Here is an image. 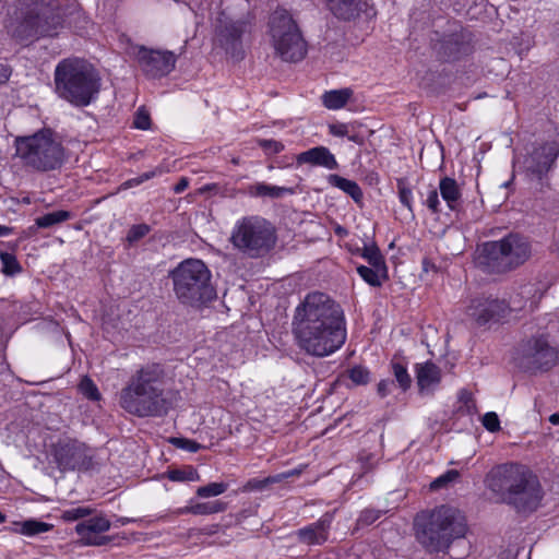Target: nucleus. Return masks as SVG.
<instances>
[{
  "label": "nucleus",
  "mask_w": 559,
  "mask_h": 559,
  "mask_svg": "<svg viewBox=\"0 0 559 559\" xmlns=\"http://www.w3.org/2000/svg\"><path fill=\"white\" fill-rule=\"evenodd\" d=\"M523 306H519L522 308ZM518 309L511 306L504 299L492 297H476L471 299L466 307V316L474 320L477 324L483 325L490 321H498L503 318L510 310Z\"/></svg>",
  "instance_id": "16"
},
{
  "label": "nucleus",
  "mask_w": 559,
  "mask_h": 559,
  "mask_svg": "<svg viewBox=\"0 0 559 559\" xmlns=\"http://www.w3.org/2000/svg\"><path fill=\"white\" fill-rule=\"evenodd\" d=\"M348 377L356 385H364L369 382L370 372L366 367L355 366L348 370Z\"/></svg>",
  "instance_id": "42"
},
{
  "label": "nucleus",
  "mask_w": 559,
  "mask_h": 559,
  "mask_svg": "<svg viewBox=\"0 0 559 559\" xmlns=\"http://www.w3.org/2000/svg\"><path fill=\"white\" fill-rule=\"evenodd\" d=\"M228 488L226 483H210L197 489V496L200 498L216 497L224 493Z\"/></svg>",
  "instance_id": "38"
},
{
  "label": "nucleus",
  "mask_w": 559,
  "mask_h": 559,
  "mask_svg": "<svg viewBox=\"0 0 559 559\" xmlns=\"http://www.w3.org/2000/svg\"><path fill=\"white\" fill-rule=\"evenodd\" d=\"M10 74L11 72L9 68L5 64L0 63V84L7 82L10 78Z\"/></svg>",
  "instance_id": "55"
},
{
  "label": "nucleus",
  "mask_w": 559,
  "mask_h": 559,
  "mask_svg": "<svg viewBox=\"0 0 559 559\" xmlns=\"http://www.w3.org/2000/svg\"><path fill=\"white\" fill-rule=\"evenodd\" d=\"M386 272L388 270H378L377 267H369L365 265H359L357 267V273L360 275V277L368 283L371 286H380L382 283V280L386 278Z\"/></svg>",
  "instance_id": "31"
},
{
  "label": "nucleus",
  "mask_w": 559,
  "mask_h": 559,
  "mask_svg": "<svg viewBox=\"0 0 559 559\" xmlns=\"http://www.w3.org/2000/svg\"><path fill=\"white\" fill-rule=\"evenodd\" d=\"M110 521L104 514H95L79 522L75 533L85 546H103L110 542L109 537L103 535L110 530Z\"/></svg>",
  "instance_id": "18"
},
{
  "label": "nucleus",
  "mask_w": 559,
  "mask_h": 559,
  "mask_svg": "<svg viewBox=\"0 0 559 559\" xmlns=\"http://www.w3.org/2000/svg\"><path fill=\"white\" fill-rule=\"evenodd\" d=\"M370 1L371 0H325L333 15L345 21L354 20L361 13L368 16L373 14Z\"/></svg>",
  "instance_id": "19"
},
{
  "label": "nucleus",
  "mask_w": 559,
  "mask_h": 559,
  "mask_svg": "<svg viewBox=\"0 0 559 559\" xmlns=\"http://www.w3.org/2000/svg\"><path fill=\"white\" fill-rule=\"evenodd\" d=\"M297 165H310L313 167H323L329 170L338 168V163L331 151L325 146H316L296 156Z\"/></svg>",
  "instance_id": "20"
},
{
  "label": "nucleus",
  "mask_w": 559,
  "mask_h": 559,
  "mask_svg": "<svg viewBox=\"0 0 559 559\" xmlns=\"http://www.w3.org/2000/svg\"><path fill=\"white\" fill-rule=\"evenodd\" d=\"M485 485L499 501L521 512L535 511L544 496L538 477L527 466L513 462L492 467Z\"/></svg>",
  "instance_id": "2"
},
{
  "label": "nucleus",
  "mask_w": 559,
  "mask_h": 559,
  "mask_svg": "<svg viewBox=\"0 0 559 559\" xmlns=\"http://www.w3.org/2000/svg\"><path fill=\"white\" fill-rule=\"evenodd\" d=\"M191 510L193 515H210L215 513L224 512L227 508V503L221 500L199 502L190 499Z\"/></svg>",
  "instance_id": "28"
},
{
  "label": "nucleus",
  "mask_w": 559,
  "mask_h": 559,
  "mask_svg": "<svg viewBox=\"0 0 559 559\" xmlns=\"http://www.w3.org/2000/svg\"><path fill=\"white\" fill-rule=\"evenodd\" d=\"M5 521V515L0 512V524Z\"/></svg>",
  "instance_id": "61"
},
{
  "label": "nucleus",
  "mask_w": 559,
  "mask_h": 559,
  "mask_svg": "<svg viewBox=\"0 0 559 559\" xmlns=\"http://www.w3.org/2000/svg\"><path fill=\"white\" fill-rule=\"evenodd\" d=\"M460 474L456 469H449L439 477H437L430 484L431 490H438L441 488H445L449 486V484L455 481L459 478Z\"/></svg>",
  "instance_id": "40"
},
{
  "label": "nucleus",
  "mask_w": 559,
  "mask_h": 559,
  "mask_svg": "<svg viewBox=\"0 0 559 559\" xmlns=\"http://www.w3.org/2000/svg\"><path fill=\"white\" fill-rule=\"evenodd\" d=\"M397 191L400 202L413 214V192L412 189L406 185L405 180H397Z\"/></svg>",
  "instance_id": "39"
},
{
  "label": "nucleus",
  "mask_w": 559,
  "mask_h": 559,
  "mask_svg": "<svg viewBox=\"0 0 559 559\" xmlns=\"http://www.w3.org/2000/svg\"><path fill=\"white\" fill-rule=\"evenodd\" d=\"M347 136H348L349 141H353V142H356V143L359 142L358 135H347Z\"/></svg>",
  "instance_id": "60"
},
{
  "label": "nucleus",
  "mask_w": 559,
  "mask_h": 559,
  "mask_svg": "<svg viewBox=\"0 0 559 559\" xmlns=\"http://www.w3.org/2000/svg\"><path fill=\"white\" fill-rule=\"evenodd\" d=\"M231 245L242 254L257 259L267 254L276 245L275 227L259 215L243 216L236 221L230 238Z\"/></svg>",
  "instance_id": "10"
},
{
  "label": "nucleus",
  "mask_w": 559,
  "mask_h": 559,
  "mask_svg": "<svg viewBox=\"0 0 559 559\" xmlns=\"http://www.w3.org/2000/svg\"><path fill=\"white\" fill-rule=\"evenodd\" d=\"M381 516V511L374 509H365L360 512L357 524L358 525H371Z\"/></svg>",
  "instance_id": "45"
},
{
  "label": "nucleus",
  "mask_w": 559,
  "mask_h": 559,
  "mask_svg": "<svg viewBox=\"0 0 559 559\" xmlns=\"http://www.w3.org/2000/svg\"><path fill=\"white\" fill-rule=\"evenodd\" d=\"M11 231L12 229L10 227L0 225V237L8 236Z\"/></svg>",
  "instance_id": "56"
},
{
  "label": "nucleus",
  "mask_w": 559,
  "mask_h": 559,
  "mask_svg": "<svg viewBox=\"0 0 559 559\" xmlns=\"http://www.w3.org/2000/svg\"><path fill=\"white\" fill-rule=\"evenodd\" d=\"M559 154L556 142L534 145L521 162L525 175L531 179L542 180L554 166Z\"/></svg>",
  "instance_id": "14"
},
{
  "label": "nucleus",
  "mask_w": 559,
  "mask_h": 559,
  "mask_svg": "<svg viewBox=\"0 0 559 559\" xmlns=\"http://www.w3.org/2000/svg\"><path fill=\"white\" fill-rule=\"evenodd\" d=\"M52 457L61 472L87 469L92 464L90 449L75 439H63L53 444Z\"/></svg>",
  "instance_id": "13"
},
{
  "label": "nucleus",
  "mask_w": 559,
  "mask_h": 559,
  "mask_svg": "<svg viewBox=\"0 0 559 559\" xmlns=\"http://www.w3.org/2000/svg\"><path fill=\"white\" fill-rule=\"evenodd\" d=\"M328 182L348 194L355 202H359L362 199V191L354 180L346 179L336 174H331L328 176Z\"/></svg>",
  "instance_id": "26"
},
{
  "label": "nucleus",
  "mask_w": 559,
  "mask_h": 559,
  "mask_svg": "<svg viewBox=\"0 0 559 559\" xmlns=\"http://www.w3.org/2000/svg\"><path fill=\"white\" fill-rule=\"evenodd\" d=\"M134 57L148 78L156 79L169 74L176 66L177 58L168 50H154L144 46L135 48Z\"/></svg>",
  "instance_id": "15"
},
{
  "label": "nucleus",
  "mask_w": 559,
  "mask_h": 559,
  "mask_svg": "<svg viewBox=\"0 0 559 559\" xmlns=\"http://www.w3.org/2000/svg\"><path fill=\"white\" fill-rule=\"evenodd\" d=\"M246 27L245 22L221 17L215 29L214 45L235 59L242 58V35Z\"/></svg>",
  "instance_id": "17"
},
{
  "label": "nucleus",
  "mask_w": 559,
  "mask_h": 559,
  "mask_svg": "<svg viewBox=\"0 0 559 559\" xmlns=\"http://www.w3.org/2000/svg\"><path fill=\"white\" fill-rule=\"evenodd\" d=\"M371 459L370 454L360 455L359 461L361 463V466L365 467L366 463Z\"/></svg>",
  "instance_id": "59"
},
{
  "label": "nucleus",
  "mask_w": 559,
  "mask_h": 559,
  "mask_svg": "<svg viewBox=\"0 0 559 559\" xmlns=\"http://www.w3.org/2000/svg\"><path fill=\"white\" fill-rule=\"evenodd\" d=\"M353 96V91L348 87L340 90H331L321 96L322 104L330 110H338L346 106Z\"/></svg>",
  "instance_id": "25"
},
{
  "label": "nucleus",
  "mask_w": 559,
  "mask_h": 559,
  "mask_svg": "<svg viewBox=\"0 0 559 559\" xmlns=\"http://www.w3.org/2000/svg\"><path fill=\"white\" fill-rule=\"evenodd\" d=\"M134 520H131V519H122L121 522L122 524L124 523H129V522H133Z\"/></svg>",
  "instance_id": "62"
},
{
  "label": "nucleus",
  "mask_w": 559,
  "mask_h": 559,
  "mask_svg": "<svg viewBox=\"0 0 559 559\" xmlns=\"http://www.w3.org/2000/svg\"><path fill=\"white\" fill-rule=\"evenodd\" d=\"M415 531L426 550L439 552L448 549L454 539L464 537L467 526L456 510L442 506L418 514Z\"/></svg>",
  "instance_id": "5"
},
{
  "label": "nucleus",
  "mask_w": 559,
  "mask_h": 559,
  "mask_svg": "<svg viewBox=\"0 0 559 559\" xmlns=\"http://www.w3.org/2000/svg\"><path fill=\"white\" fill-rule=\"evenodd\" d=\"M1 272L8 276H14L22 272V266L15 255L8 252H0Z\"/></svg>",
  "instance_id": "36"
},
{
  "label": "nucleus",
  "mask_w": 559,
  "mask_h": 559,
  "mask_svg": "<svg viewBox=\"0 0 559 559\" xmlns=\"http://www.w3.org/2000/svg\"><path fill=\"white\" fill-rule=\"evenodd\" d=\"M79 389L81 393L91 401H98L100 399V393L96 384L87 377L81 380Z\"/></svg>",
  "instance_id": "41"
},
{
  "label": "nucleus",
  "mask_w": 559,
  "mask_h": 559,
  "mask_svg": "<svg viewBox=\"0 0 559 559\" xmlns=\"http://www.w3.org/2000/svg\"><path fill=\"white\" fill-rule=\"evenodd\" d=\"M170 514L173 516H180V515H185V514H192L190 500L188 501L187 506L181 507V508H177V509L170 511Z\"/></svg>",
  "instance_id": "52"
},
{
  "label": "nucleus",
  "mask_w": 559,
  "mask_h": 559,
  "mask_svg": "<svg viewBox=\"0 0 559 559\" xmlns=\"http://www.w3.org/2000/svg\"><path fill=\"white\" fill-rule=\"evenodd\" d=\"M439 190L448 207L452 211L456 210L462 198L461 188L456 180L450 177H443L439 182Z\"/></svg>",
  "instance_id": "24"
},
{
  "label": "nucleus",
  "mask_w": 559,
  "mask_h": 559,
  "mask_svg": "<svg viewBox=\"0 0 559 559\" xmlns=\"http://www.w3.org/2000/svg\"><path fill=\"white\" fill-rule=\"evenodd\" d=\"M290 188L269 185L266 182H254L246 187V193L253 198L281 199L285 194H292Z\"/></svg>",
  "instance_id": "23"
},
{
  "label": "nucleus",
  "mask_w": 559,
  "mask_h": 559,
  "mask_svg": "<svg viewBox=\"0 0 559 559\" xmlns=\"http://www.w3.org/2000/svg\"><path fill=\"white\" fill-rule=\"evenodd\" d=\"M391 369L401 390L403 392L407 391L411 388L412 378L407 372L406 366L397 361H392Z\"/></svg>",
  "instance_id": "34"
},
{
  "label": "nucleus",
  "mask_w": 559,
  "mask_h": 559,
  "mask_svg": "<svg viewBox=\"0 0 559 559\" xmlns=\"http://www.w3.org/2000/svg\"><path fill=\"white\" fill-rule=\"evenodd\" d=\"M293 332L298 347L306 354L330 356L346 342L344 311L329 295L310 293L295 309Z\"/></svg>",
  "instance_id": "1"
},
{
  "label": "nucleus",
  "mask_w": 559,
  "mask_h": 559,
  "mask_svg": "<svg viewBox=\"0 0 559 559\" xmlns=\"http://www.w3.org/2000/svg\"><path fill=\"white\" fill-rule=\"evenodd\" d=\"M455 52H459L457 48L454 49V48H449L448 46H444V55H447L448 57H451Z\"/></svg>",
  "instance_id": "57"
},
{
  "label": "nucleus",
  "mask_w": 559,
  "mask_h": 559,
  "mask_svg": "<svg viewBox=\"0 0 559 559\" xmlns=\"http://www.w3.org/2000/svg\"><path fill=\"white\" fill-rule=\"evenodd\" d=\"M133 126L136 129L147 130L151 126V118L144 108H139L133 120Z\"/></svg>",
  "instance_id": "47"
},
{
  "label": "nucleus",
  "mask_w": 559,
  "mask_h": 559,
  "mask_svg": "<svg viewBox=\"0 0 559 559\" xmlns=\"http://www.w3.org/2000/svg\"><path fill=\"white\" fill-rule=\"evenodd\" d=\"M332 516L324 514L317 522L297 531L299 542L306 545H321L328 540Z\"/></svg>",
  "instance_id": "21"
},
{
  "label": "nucleus",
  "mask_w": 559,
  "mask_h": 559,
  "mask_svg": "<svg viewBox=\"0 0 559 559\" xmlns=\"http://www.w3.org/2000/svg\"><path fill=\"white\" fill-rule=\"evenodd\" d=\"M459 399L469 408L468 404L473 402V396L471 392H468L467 390H462L460 392Z\"/></svg>",
  "instance_id": "54"
},
{
  "label": "nucleus",
  "mask_w": 559,
  "mask_h": 559,
  "mask_svg": "<svg viewBox=\"0 0 559 559\" xmlns=\"http://www.w3.org/2000/svg\"><path fill=\"white\" fill-rule=\"evenodd\" d=\"M292 475H293V473H285V474H280V475H275V476H269V477H265V478H252V479H249L243 485L242 490L246 491V492L262 491L267 486H270L272 484H275V483H280L284 478H287V477H289Z\"/></svg>",
  "instance_id": "29"
},
{
  "label": "nucleus",
  "mask_w": 559,
  "mask_h": 559,
  "mask_svg": "<svg viewBox=\"0 0 559 559\" xmlns=\"http://www.w3.org/2000/svg\"><path fill=\"white\" fill-rule=\"evenodd\" d=\"M169 276L173 281V290L181 304L197 307L212 299L211 272L203 261L187 259L180 262Z\"/></svg>",
  "instance_id": "8"
},
{
  "label": "nucleus",
  "mask_w": 559,
  "mask_h": 559,
  "mask_svg": "<svg viewBox=\"0 0 559 559\" xmlns=\"http://www.w3.org/2000/svg\"><path fill=\"white\" fill-rule=\"evenodd\" d=\"M167 477L171 481H197L200 479L197 469L191 466L171 469L167 473Z\"/></svg>",
  "instance_id": "37"
},
{
  "label": "nucleus",
  "mask_w": 559,
  "mask_h": 559,
  "mask_svg": "<svg viewBox=\"0 0 559 559\" xmlns=\"http://www.w3.org/2000/svg\"><path fill=\"white\" fill-rule=\"evenodd\" d=\"M514 361L527 372L547 371L557 365L558 350L545 337H534L520 345Z\"/></svg>",
  "instance_id": "12"
},
{
  "label": "nucleus",
  "mask_w": 559,
  "mask_h": 559,
  "mask_svg": "<svg viewBox=\"0 0 559 559\" xmlns=\"http://www.w3.org/2000/svg\"><path fill=\"white\" fill-rule=\"evenodd\" d=\"M171 443L176 448L186 450L191 453H195L201 449V444H199L198 442H195L193 440L186 439V438H173Z\"/></svg>",
  "instance_id": "46"
},
{
  "label": "nucleus",
  "mask_w": 559,
  "mask_h": 559,
  "mask_svg": "<svg viewBox=\"0 0 559 559\" xmlns=\"http://www.w3.org/2000/svg\"><path fill=\"white\" fill-rule=\"evenodd\" d=\"M60 25V16L35 0H14L4 24L8 34L24 45L57 34Z\"/></svg>",
  "instance_id": "4"
},
{
  "label": "nucleus",
  "mask_w": 559,
  "mask_h": 559,
  "mask_svg": "<svg viewBox=\"0 0 559 559\" xmlns=\"http://www.w3.org/2000/svg\"><path fill=\"white\" fill-rule=\"evenodd\" d=\"M532 255L530 241L519 234H509L478 248L476 262L489 273H504L524 264Z\"/></svg>",
  "instance_id": "7"
},
{
  "label": "nucleus",
  "mask_w": 559,
  "mask_h": 559,
  "mask_svg": "<svg viewBox=\"0 0 559 559\" xmlns=\"http://www.w3.org/2000/svg\"><path fill=\"white\" fill-rule=\"evenodd\" d=\"M95 510L88 506H78L63 510L60 519L64 522H74L93 515Z\"/></svg>",
  "instance_id": "33"
},
{
  "label": "nucleus",
  "mask_w": 559,
  "mask_h": 559,
  "mask_svg": "<svg viewBox=\"0 0 559 559\" xmlns=\"http://www.w3.org/2000/svg\"><path fill=\"white\" fill-rule=\"evenodd\" d=\"M416 378L421 392H431L441 380V370L433 362L427 361L416 366Z\"/></svg>",
  "instance_id": "22"
},
{
  "label": "nucleus",
  "mask_w": 559,
  "mask_h": 559,
  "mask_svg": "<svg viewBox=\"0 0 559 559\" xmlns=\"http://www.w3.org/2000/svg\"><path fill=\"white\" fill-rule=\"evenodd\" d=\"M483 426L490 432L500 430V420L495 412H488L483 417Z\"/></svg>",
  "instance_id": "48"
},
{
  "label": "nucleus",
  "mask_w": 559,
  "mask_h": 559,
  "mask_svg": "<svg viewBox=\"0 0 559 559\" xmlns=\"http://www.w3.org/2000/svg\"><path fill=\"white\" fill-rule=\"evenodd\" d=\"M150 231L151 227L147 224L133 225L127 234V241L129 243H134L144 238Z\"/></svg>",
  "instance_id": "43"
},
{
  "label": "nucleus",
  "mask_w": 559,
  "mask_h": 559,
  "mask_svg": "<svg viewBox=\"0 0 559 559\" xmlns=\"http://www.w3.org/2000/svg\"><path fill=\"white\" fill-rule=\"evenodd\" d=\"M166 170L164 167L162 166H157L155 167L154 169L152 170H148V171H145L143 174H141L140 176L138 177H134V178H131V179H128L127 181H124L123 183H121L120 186V190H127V189H130V188H133V187H136V186H140L142 185L143 182L147 181V180H151L157 176H162L163 174H165Z\"/></svg>",
  "instance_id": "32"
},
{
  "label": "nucleus",
  "mask_w": 559,
  "mask_h": 559,
  "mask_svg": "<svg viewBox=\"0 0 559 559\" xmlns=\"http://www.w3.org/2000/svg\"><path fill=\"white\" fill-rule=\"evenodd\" d=\"M56 91L75 106H87L99 91L93 68L81 59H64L55 70Z\"/></svg>",
  "instance_id": "6"
},
{
  "label": "nucleus",
  "mask_w": 559,
  "mask_h": 559,
  "mask_svg": "<svg viewBox=\"0 0 559 559\" xmlns=\"http://www.w3.org/2000/svg\"><path fill=\"white\" fill-rule=\"evenodd\" d=\"M189 186V180L186 177L180 178V180L175 185L174 192L175 193H181L183 192Z\"/></svg>",
  "instance_id": "53"
},
{
  "label": "nucleus",
  "mask_w": 559,
  "mask_h": 559,
  "mask_svg": "<svg viewBox=\"0 0 559 559\" xmlns=\"http://www.w3.org/2000/svg\"><path fill=\"white\" fill-rule=\"evenodd\" d=\"M16 154L25 165L48 171L59 168L64 160V148L60 139L49 129L32 135L17 138Z\"/></svg>",
  "instance_id": "9"
},
{
  "label": "nucleus",
  "mask_w": 559,
  "mask_h": 559,
  "mask_svg": "<svg viewBox=\"0 0 559 559\" xmlns=\"http://www.w3.org/2000/svg\"><path fill=\"white\" fill-rule=\"evenodd\" d=\"M549 421L552 425H559V414L555 413V414L550 415Z\"/></svg>",
  "instance_id": "58"
},
{
  "label": "nucleus",
  "mask_w": 559,
  "mask_h": 559,
  "mask_svg": "<svg viewBox=\"0 0 559 559\" xmlns=\"http://www.w3.org/2000/svg\"><path fill=\"white\" fill-rule=\"evenodd\" d=\"M423 203L432 212V213H439L440 212V201H439V194L438 190L433 187H430L427 191V197L423 201Z\"/></svg>",
  "instance_id": "44"
},
{
  "label": "nucleus",
  "mask_w": 559,
  "mask_h": 559,
  "mask_svg": "<svg viewBox=\"0 0 559 559\" xmlns=\"http://www.w3.org/2000/svg\"><path fill=\"white\" fill-rule=\"evenodd\" d=\"M270 36L275 55L286 62H298L307 53V44L301 32L284 9L276 10L270 19Z\"/></svg>",
  "instance_id": "11"
},
{
  "label": "nucleus",
  "mask_w": 559,
  "mask_h": 559,
  "mask_svg": "<svg viewBox=\"0 0 559 559\" xmlns=\"http://www.w3.org/2000/svg\"><path fill=\"white\" fill-rule=\"evenodd\" d=\"M13 525V531L15 533H20L25 536H35L49 532L52 528L51 524L35 519L26 520L23 522H14Z\"/></svg>",
  "instance_id": "27"
},
{
  "label": "nucleus",
  "mask_w": 559,
  "mask_h": 559,
  "mask_svg": "<svg viewBox=\"0 0 559 559\" xmlns=\"http://www.w3.org/2000/svg\"><path fill=\"white\" fill-rule=\"evenodd\" d=\"M70 218H72L71 212L59 210L37 217L35 219V224L39 228H49L55 225L61 224Z\"/></svg>",
  "instance_id": "30"
},
{
  "label": "nucleus",
  "mask_w": 559,
  "mask_h": 559,
  "mask_svg": "<svg viewBox=\"0 0 559 559\" xmlns=\"http://www.w3.org/2000/svg\"><path fill=\"white\" fill-rule=\"evenodd\" d=\"M394 382L390 379H383L378 383L377 392L381 397H385L392 393Z\"/></svg>",
  "instance_id": "51"
},
{
  "label": "nucleus",
  "mask_w": 559,
  "mask_h": 559,
  "mask_svg": "<svg viewBox=\"0 0 559 559\" xmlns=\"http://www.w3.org/2000/svg\"><path fill=\"white\" fill-rule=\"evenodd\" d=\"M329 132L334 136H346L349 132V126L342 122L332 123L329 126Z\"/></svg>",
  "instance_id": "50"
},
{
  "label": "nucleus",
  "mask_w": 559,
  "mask_h": 559,
  "mask_svg": "<svg viewBox=\"0 0 559 559\" xmlns=\"http://www.w3.org/2000/svg\"><path fill=\"white\" fill-rule=\"evenodd\" d=\"M361 257L367 260L370 266L377 267L378 270H385V261L380 250L376 246H366L362 250Z\"/></svg>",
  "instance_id": "35"
},
{
  "label": "nucleus",
  "mask_w": 559,
  "mask_h": 559,
  "mask_svg": "<svg viewBox=\"0 0 559 559\" xmlns=\"http://www.w3.org/2000/svg\"><path fill=\"white\" fill-rule=\"evenodd\" d=\"M165 370L159 364L142 366L120 391V406L136 417H158L166 414L168 402L165 395Z\"/></svg>",
  "instance_id": "3"
},
{
  "label": "nucleus",
  "mask_w": 559,
  "mask_h": 559,
  "mask_svg": "<svg viewBox=\"0 0 559 559\" xmlns=\"http://www.w3.org/2000/svg\"><path fill=\"white\" fill-rule=\"evenodd\" d=\"M259 146L266 153L277 154L284 150L283 143L275 140H259Z\"/></svg>",
  "instance_id": "49"
}]
</instances>
